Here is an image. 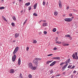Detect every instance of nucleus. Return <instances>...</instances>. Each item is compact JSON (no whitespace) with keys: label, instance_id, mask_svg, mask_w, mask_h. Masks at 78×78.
<instances>
[{"label":"nucleus","instance_id":"2eb2a0df","mask_svg":"<svg viewBox=\"0 0 78 78\" xmlns=\"http://www.w3.org/2000/svg\"><path fill=\"white\" fill-rule=\"evenodd\" d=\"M37 5V3H35V4L34 5V9H36V6Z\"/></svg>","mask_w":78,"mask_h":78},{"label":"nucleus","instance_id":"052dcab7","mask_svg":"<svg viewBox=\"0 0 78 78\" xmlns=\"http://www.w3.org/2000/svg\"><path fill=\"white\" fill-rule=\"evenodd\" d=\"M65 16H66V15H63V17H65Z\"/></svg>","mask_w":78,"mask_h":78},{"label":"nucleus","instance_id":"4c0bfd02","mask_svg":"<svg viewBox=\"0 0 78 78\" xmlns=\"http://www.w3.org/2000/svg\"><path fill=\"white\" fill-rule=\"evenodd\" d=\"M64 64V62H62L61 63V64H60V66H62Z\"/></svg>","mask_w":78,"mask_h":78},{"label":"nucleus","instance_id":"ea45409f","mask_svg":"<svg viewBox=\"0 0 78 78\" xmlns=\"http://www.w3.org/2000/svg\"><path fill=\"white\" fill-rule=\"evenodd\" d=\"M71 78H73V75H72L71 76Z\"/></svg>","mask_w":78,"mask_h":78},{"label":"nucleus","instance_id":"412c9836","mask_svg":"<svg viewBox=\"0 0 78 78\" xmlns=\"http://www.w3.org/2000/svg\"><path fill=\"white\" fill-rule=\"evenodd\" d=\"M12 19H13L14 20H16V17L14 16H13Z\"/></svg>","mask_w":78,"mask_h":78},{"label":"nucleus","instance_id":"a18cd8bd","mask_svg":"<svg viewBox=\"0 0 78 78\" xmlns=\"http://www.w3.org/2000/svg\"><path fill=\"white\" fill-rule=\"evenodd\" d=\"M44 34H47V33L45 31H44Z\"/></svg>","mask_w":78,"mask_h":78},{"label":"nucleus","instance_id":"a878e982","mask_svg":"<svg viewBox=\"0 0 78 78\" xmlns=\"http://www.w3.org/2000/svg\"><path fill=\"white\" fill-rule=\"evenodd\" d=\"M52 61H48L46 62L47 64H48L50 62H51Z\"/></svg>","mask_w":78,"mask_h":78},{"label":"nucleus","instance_id":"f8f14e48","mask_svg":"<svg viewBox=\"0 0 78 78\" xmlns=\"http://www.w3.org/2000/svg\"><path fill=\"white\" fill-rule=\"evenodd\" d=\"M20 62H21V61L20 60V58H19V59H18V64H19V65H20Z\"/></svg>","mask_w":78,"mask_h":78},{"label":"nucleus","instance_id":"c756f323","mask_svg":"<svg viewBox=\"0 0 78 78\" xmlns=\"http://www.w3.org/2000/svg\"><path fill=\"white\" fill-rule=\"evenodd\" d=\"M65 66H66V67H67V66H68V62H66V65H65Z\"/></svg>","mask_w":78,"mask_h":78},{"label":"nucleus","instance_id":"cd10ccee","mask_svg":"<svg viewBox=\"0 0 78 78\" xmlns=\"http://www.w3.org/2000/svg\"><path fill=\"white\" fill-rule=\"evenodd\" d=\"M66 62H67L68 63H70V59L69 58L68 60H67V61H66Z\"/></svg>","mask_w":78,"mask_h":78},{"label":"nucleus","instance_id":"f257e3e1","mask_svg":"<svg viewBox=\"0 0 78 78\" xmlns=\"http://www.w3.org/2000/svg\"><path fill=\"white\" fill-rule=\"evenodd\" d=\"M41 59L39 58H36L34 59V60L33 61V62L34 63L35 65H36V66L37 67V64H39L38 62V61H41Z\"/></svg>","mask_w":78,"mask_h":78},{"label":"nucleus","instance_id":"6e6552de","mask_svg":"<svg viewBox=\"0 0 78 78\" xmlns=\"http://www.w3.org/2000/svg\"><path fill=\"white\" fill-rule=\"evenodd\" d=\"M54 59H57V60H60V57H56L53 58Z\"/></svg>","mask_w":78,"mask_h":78},{"label":"nucleus","instance_id":"5fc2aeb1","mask_svg":"<svg viewBox=\"0 0 78 78\" xmlns=\"http://www.w3.org/2000/svg\"><path fill=\"white\" fill-rule=\"evenodd\" d=\"M42 22H46V20H44L42 21Z\"/></svg>","mask_w":78,"mask_h":78},{"label":"nucleus","instance_id":"5701e85b","mask_svg":"<svg viewBox=\"0 0 78 78\" xmlns=\"http://www.w3.org/2000/svg\"><path fill=\"white\" fill-rule=\"evenodd\" d=\"M56 31V29L55 28H54L52 30V31H53V32H55V31Z\"/></svg>","mask_w":78,"mask_h":78},{"label":"nucleus","instance_id":"864d4df0","mask_svg":"<svg viewBox=\"0 0 78 78\" xmlns=\"http://www.w3.org/2000/svg\"><path fill=\"white\" fill-rule=\"evenodd\" d=\"M66 73V72H64L63 73H62L63 75H65Z\"/></svg>","mask_w":78,"mask_h":78},{"label":"nucleus","instance_id":"72a5a7b5","mask_svg":"<svg viewBox=\"0 0 78 78\" xmlns=\"http://www.w3.org/2000/svg\"><path fill=\"white\" fill-rule=\"evenodd\" d=\"M69 17H72V13H70L69 14Z\"/></svg>","mask_w":78,"mask_h":78},{"label":"nucleus","instance_id":"6ab92c4d","mask_svg":"<svg viewBox=\"0 0 78 78\" xmlns=\"http://www.w3.org/2000/svg\"><path fill=\"white\" fill-rule=\"evenodd\" d=\"M20 78H23V76H22V73H20V76H19Z\"/></svg>","mask_w":78,"mask_h":78},{"label":"nucleus","instance_id":"774afa93","mask_svg":"<svg viewBox=\"0 0 78 78\" xmlns=\"http://www.w3.org/2000/svg\"><path fill=\"white\" fill-rule=\"evenodd\" d=\"M41 21H42V20H41L39 22V23H41Z\"/></svg>","mask_w":78,"mask_h":78},{"label":"nucleus","instance_id":"a19ab883","mask_svg":"<svg viewBox=\"0 0 78 78\" xmlns=\"http://www.w3.org/2000/svg\"><path fill=\"white\" fill-rule=\"evenodd\" d=\"M50 72L51 73H53V70H51V71Z\"/></svg>","mask_w":78,"mask_h":78},{"label":"nucleus","instance_id":"f704fd0d","mask_svg":"<svg viewBox=\"0 0 78 78\" xmlns=\"http://www.w3.org/2000/svg\"><path fill=\"white\" fill-rule=\"evenodd\" d=\"M43 5H44V6L45 5V2L44 1L43 2Z\"/></svg>","mask_w":78,"mask_h":78},{"label":"nucleus","instance_id":"bb28decb","mask_svg":"<svg viewBox=\"0 0 78 78\" xmlns=\"http://www.w3.org/2000/svg\"><path fill=\"white\" fill-rule=\"evenodd\" d=\"M28 77L29 78H32V75L31 74H30L29 75Z\"/></svg>","mask_w":78,"mask_h":78},{"label":"nucleus","instance_id":"c85d7f7f","mask_svg":"<svg viewBox=\"0 0 78 78\" xmlns=\"http://www.w3.org/2000/svg\"><path fill=\"white\" fill-rule=\"evenodd\" d=\"M11 25L13 27H15V24H14V23H11Z\"/></svg>","mask_w":78,"mask_h":78},{"label":"nucleus","instance_id":"4be33fe9","mask_svg":"<svg viewBox=\"0 0 78 78\" xmlns=\"http://www.w3.org/2000/svg\"><path fill=\"white\" fill-rule=\"evenodd\" d=\"M58 12H54V15L55 16H57V15H58Z\"/></svg>","mask_w":78,"mask_h":78},{"label":"nucleus","instance_id":"7ed1b4c3","mask_svg":"<svg viewBox=\"0 0 78 78\" xmlns=\"http://www.w3.org/2000/svg\"><path fill=\"white\" fill-rule=\"evenodd\" d=\"M33 67V64L31 62H30L28 64V67L30 69H31Z\"/></svg>","mask_w":78,"mask_h":78},{"label":"nucleus","instance_id":"bf43d9fd","mask_svg":"<svg viewBox=\"0 0 78 78\" xmlns=\"http://www.w3.org/2000/svg\"><path fill=\"white\" fill-rule=\"evenodd\" d=\"M16 40H14V41H13V42H16Z\"/></svg>","mask_w":78,"mask_h":78},{"label":"nucleus","instance_id":"a211bd4d","mask_svg":"<svg viewBox=\"0 0 78 78\" xmlns=\"http://www.w3.org/2000/svg\"><path fill=\"white\" fill-rule=\"evenodd\" d=\"M65 37H70L71 36H70V35L67 34L65 35Z\"/></svg>","mask_w":78,"mask_h":78},{"label":"nucleus","instance_id":"79ce46f5","mask_svg":"<svg viewBox=\"0 0 78 78\" xmlns=\"http://www.w3.org/2000/svg\"><path fill=\"white\" fill-rule=\"evenodd\" d=\"M58 37H56V39H55V42H56V41H57V40H58Z\"/></svg>","mask_w":78,"mask_h":78},{"label":"nucleus","instance_id":"0e129e2a","mask_svg":"<svg viewBox=\"0 0 78 78\" xmlns=\"http://www.w3.org/2000/svg\"><path fill=\"white\" fill-rule=\"evenodd\" d=\"M41 32H39V34H41Z\"/></svg>","mask_w":78,"mask_h":78},{"label":"nucleus","instance_id":"c03bdc74","mask_svg":"<svg viewBox=\"0 0 78 78\" xmlns=\"http://www.w3.org/2000/svg\"><path fill=\"white\" fill-rule=\"evenodd\" d=\"M28 50H29V48L27 47L26 48V50L27 51H28Z\"/></svg>","mask_w":78,"mask_h":78},{"label":"nucleus","instance_id":"e2e57ef3","mask_svg":"<svg viewBox=\"0 0 78 78\" xmlns=\"http://www.w3.org/2000/svg\"><path fill=\"white\" fill-rule=\"evenodd\" d=\"M26 23H25L24 22L23 24V25H24Z\"/></svg>","mask_w":78,"mask_h":78},{"label":"nucleus","instance_id":"13d9d810","mask_svg":"<svg viewBox=\"0 0 78 78\" xmlns=\"http://www.w3.org/2000/svg\"><path fill=\"white\" fill-rule=\"evenodd\" d=\"M27 20H26L25 21V22H24V23H26V22H27Z\"/></svg>","mask_w":78,"mask_h":78},{"label":"nucleus","instance_id":"49530a36","mask_svg":"<svg viewBox=\"0 0 78 78\" xmlns=\"http://www.w3.org/2000/svg\"><path fill=\"white\" fill-rule=\"evenodd\" d=\"M73 11H76V12H77V10L75 9H73Z\"/></svg>","mask_w":78,"mask_h":78},{"label":"nucleus","instance_id":"b1692460","mask_svg":"<svg viewBox=\"0 0 78 78\" xmlns=\"http://www.w3.org/2000/svg\"><path fill=\"white\" fill-rule=\"evenodd\" d=\"M28 9L29 11H30V10H31V6H29L28 7Z\"/></svg>","mask_w":78,"mask_h":78},{"label":"nucleus","instance_id":"aec40b11","mask_svg":"<svg viewBox=\"0 0 78 78\" xmlns=\"http://www.w3.org/2000/svg\"><path fill=\"white\" fill-rule=\"evenodd\" d=\"M30 5V3L29 2H28V3H26L25 4V5H26V6H29Z\"/></svg>","mask_w":78,"mask_h":78},{"label":"nucleus","instance_id":"ddd939ff","mask_svg":"<svg viewBox=\"0 0 78 78\" xmlns=\"http://www.w3.org/2000/svg\"><path fill=\"white\" fill-rule=\"evenodd\" d=\"M66 67L67 66H65V65L64 66H63L62 69V71H63V70H64L66 69Z\"/></svg>","mask_w":78,"mask_h":78},{"label":"nucleus","instance_id":"c9c22d12","mask_svg":"<svg viewBox=\"0 0 78 78\" xmlns=\"http://www.w3.org/2000/svg\"><path fill=\"white\" fill-rule=\"evenodd\" d=\"M75 59H78V56H77V55L76 56V58H75Z\"/></svg>","mask_w":78,"mask_h":78},{"label":"nucleus","instance_id":"e433bc0d","mask_svg":"<svg viewBox=\"0 0 78 78\" xmlns=\"http://www.w3.org/2000/svg\"><path fill=\"white\" fill-rule=\"evenodd\" d=\"M0 9H5V7H0Z\"/></svg>","mask_w":78,"mask_h":78},{"label":"nucleus","instance_id":"20e7f679","mask_svg":"<svg viewBox=\"0 0 78 78\" xmlns=\"http://www.w3.org/2000/svg\"><path fill=\"white\" fill-rule=\"evenodd\" d=\"M19 47H16L14 51L13 52V54L15 55V54L16 53V52L19 50Z\"/></svg>","mask_w":78,"mask_h":78},{"label":"nucleus","instance_id":"423d86ee","mask_svg":"<svg viewBox=\"0 0 78 78\" xmlns=\"http://www.w3.org/2000/svg\"><path fill=\"white\" fill-rule=\"evenodd\" d=\"M58 5L60 8H62V4L61 3V1H59L58 2Z\"/></svg>","mask_w":78,"mask_h":78},{"label":"nucleus","instance_id":"69168bd1","mask_svg":"<svg viewBox=\"0 0 78 78\" xmlns=\"http://www.w3.org/2000/svg\"><path fill=\"white\" fill-rule=\"evenodd\" d=\"M18 0V1H19V2H21V1H22V0Z\"/></svg>","mask_w":78,"mask_h":78},{"label":"nucleus","instance_id":"393cba45","mask_svg":"<svg viewBox=\"0 0 78 78\" xmlns=\"http://www.w3.org/2000/svg\"><path fill=\"white\" fill-rule=\"evenodd\" d=\"M72 57L73 58L75 59V55L74 54H73V55H72Z\"/></svg>","mask_w":78,"mask_h":78},{"label":"nucleus","instance_id":"37998d69","mask_svg":"<svg viewBox=\"0 0 78 78\" xmlns=\"http://www.w3.org/2000/svg\"><path fill=\"white\" fill-rule=\"evenodd\" d=\"M3 20H5V22H7V20H6V19L5 18Z\"/></svg>","mask_w":78,"mask_h":78},{"label":"nucleus","instance_id":"8fccbe9b","mask_svg":"<svg viewBox=\"0 0 78 78\" xmlns=\"http://www.w3.org/2000/svg\"><path fill=\"white\" fill-rule=\"evenodd\" d=\"M2 17L3 20H4V19L5 18V17H4V16H2Z\"/></svg>","mask_w":78,"mask_h":78},{"label":"nucleus","instance_id":"9d476101","mask_svg":"<svg viewBox=\"0 0 78 78\" xmlns=\"http://www.w3.org/2000/svg\"><path fill=\"white\" fill-rule=\"evenodd\" d=\"M37 66L33 67L31 69V70H36V69H37Z\"/></svg>","mask_w":78,"mask_h":78},{"label":"nucleus","instance_id":"603ef678","mask_svg":"<svg viewBox=\"0 0 78 78\" xmlns=\"http://www.w3.org/2000/svg\"><path fill=\"white\" fill-rule=\"evenodd\" d=\"M56 50V48H54V50Z\"/></svg>","mask_w":78,"mask_h":78},{"label":"nucleus","instance_id":"0eeeda50","mask_svg":"<svg viewBox=\"0 0 78 78\" xmlns=\"http://www.w3.org/2000/svg\"><path fill=\"white\" fill-rule=\"evenodd\" d=\"M62 45L63 46H69V44H66L65 42H63L62 43Z\"/></svg>","mask_w":78,"mask_h":78},{"label":"nucleus","instance_id":"58836bf2","mask_svg":"<svg viewBox=\"0 0 78 78\" xmlns=\"http://www.w3.org/2000/svg\"><path fill=\"white\" fill-rule=\"evenodd\" d=\"M72 66H70V65H69V66H68V68L69 69V68H70L71 67H72Z\"/></svg>","mask_w":78,"mask_h":78},{"label":"nucleus","instance_id":"4468645a","mask_svg":"<svg viewBox=\"0 0 78 78\" xmlns=\"http://www.w3.org/2000/svg\"><path fill=\"white\" fill-rule=\"evenodd\" d=\"M14 72V70L13 69H11L10 71V73H13Z\"/></svg>","mask_w":78,"mask_h":78},{"label":"nucleus","instance_id":"338daca9","mask_svg":"<svg viewBox=\"0 0 78 78\" xmlns=\"http://www.w3.org/2000/svg\"><path fill=\"white\" fill-rule=\"evenodd\" d=\"M57 34H59V32H57Z\"/></svg>","mask_w":78,"mask_h":78},{"label":"nucleus","instance_id":"f03ea898","mask_svg":"<svg viewBox=\"0 0 78 78\" xmlns=\"http://www.w3.org/2000/svg\"><path fill=\"white\" fill-rule=\"evenodd\" d=\"M72 20H73V19L71 18H66L64 19L65 21L68 22L72 21Z\"/></svg>","mask_w":78,"mask_h":78},{"label":"nucleus","instance_id":"4d7b16f0","mask_svg":"<svg viewBox=\"0 0 78 78\" xmlns=\"http://www.w3.org/2000/svg\"><path fill=\"white\" fill-rule=\"evenodd\" d=\"M59 76V74H58L56 75V76Z\"/></svg>","mask_w":78,"mask_h":78},{"label":"nucleus","instance_id":"2f4dec72","mask_svg":"<svg viewBox=\"0 0 78 78\" xmlns=\"http://www.w3.org/2000/svg\"><path fill=\"white\" fill-rule=\"evenodd\" d=\"M37 43V41L36 40H34V42H33V43H34V44H36Z\"/></svg>","mask_w":78,"mask_h":78},{"label":"nucleus","instance_id":"473e14b6","mask_svg":"<svg viewBox=\"0 0 78 78\" xmlns=\"http://www.w3.org/2000/svg\"><path fill=\"white\" fill-rule=\"evenodd\" d=\"M53 55V54H50L48 55V56H52Z\"/></svg>","mask_w":78,"mask_h":78},{"label":"nucleus","instance_id":"f3484780","mask_svg":"<svg viewBox=\"0 0 78 78\" xmlns=\"http://www.w3.org/2000/svg\"><path fill=\"white\" fill-rule=\"evenodd\" d=\"M18 36H19V34H18L16 33L15 34V37L16 38H17Z\"/></svg>","mask_w":78,"mask_h":78},{"label":"nucleus","instance_id":"1a4fd4ad","mask_svg":"<svg viewBox=\"0 0 78 78\" xmlns=\"http://www.w3.org/2000/svg\"><path fill=\"white\" fill-rule=\"evenodd\" d=\"M55 63L56 61L53 62L50 65V66H53L54 65H55Z\"/></svg>","mask_w":78,"mask_h":78},{"label":"nucleus","instance_id":"dca6fc26","mask_svg":"<svg viewBox=\"0 0 78 78\" xmlns=\"http://www.w3.org/2000/svg\"><path fill=\"white\" fill-rule=\"evenodd\" d=\"M55 43H56V44H61V42L58 41H55Z\"/></svg>","mask_w":78,"mask_h":78},{"label":"nucleus","instance_id":"39448f33","mask_svg":"<svg viewBox=\"0 0 78 78\" xmlns=\"http://www.w3.org/2000/svg\"><path fill=\"white\" fill-rule=\"evenodd\" d=\"M16 55L14 54V55L13 57H12V61L13 62H14L16 60Z\"/></svg>","mask_w":78,"mask_h":78},{"label":"nucleus","instance_id":"9b49d317","mask_svg":"<svg viewBox=\"0 0 78 78\" xmlns=\"http://www.w3.org/2000/svg\"><path fill=\"white\" fill-rule=\"evenodd\" d=\"M47 25V23H43L42 26L43 27H46Z\"/></svg>","mask_w":78,"mask_h":78},{"label":"nucleus","instance_id":"3c124183","mask_svg":"<svg viewBox=\"0 0 78 78\" xmlns=\"http://www.w3.org/2000/svg\"><path fill=\"white\" fill-rule=\"evenodd\" d=\"M75 56H77V53L76 52H75Z\"/></svg>","mask_w":78,"mask_h":78},{"label":"nucleus","instance_id":"6e6d98bb","mask_svg":"<svg viewBox=\"0 0 78 78\" xmlns=\"http://www.w3.org/2000/svg\"><path fill=\"white\" fill-rule=\"evenodd\" d=\"M76 71H73V73H76Z\"/></svg>","mask_w":78,"mask_h":78},{"label":"nucleus","instance_id":"680f3d73","mask_svg":"<svg viewBox=\"0 0 78 78\" xmlns=\"http://www.w3.org/2000/svg\"><path fill=\"white\" fill-rule=\"evenodd\" d=\"M54 77H55V76H53L51 77V78H54Z\"/></svg>","mask_w":78,"mask_h":78},{"label":"nucleus","instance_id":"7c9ffc66","mask_svg":"<svg viewBox=\"0 0 78 78\" xmlns=\"http://www.w3.org/2000/svg\"><path fill=\"white\" fill-rule=\"evenodd\" d=\"M33 15L35 16H37V14L36 13H34L33 14Z\"/></svg>","mask_w":78,"mask_h":78},{"label":"nucleus","instance_id":"09e8293b","mask_svg":"<svg viewBox=\"0 0 78 78\" xmlns=\"http://www.w3.org/2000/svg\"><path fill=\"white\" fill-rule=\"evenodd\" d=\"M66 9H69V6H68L66 8Z\"/></svg>","mask_w":78,"mask_h":78},{"label":"nucleus","instance_id":"de8ad7c7","mask_svg":"<svg viewBox=\"0 0 78 78\" xmlns=\"http://www.w3.org/2000/svg\"><path fill=\"white\" fill-rule=\"evenodd\" d=\"M75 67V66H73L72 68L71 69H74Z\"/></svg>","mask_w":78,"mask_h":78}]
</instances>
